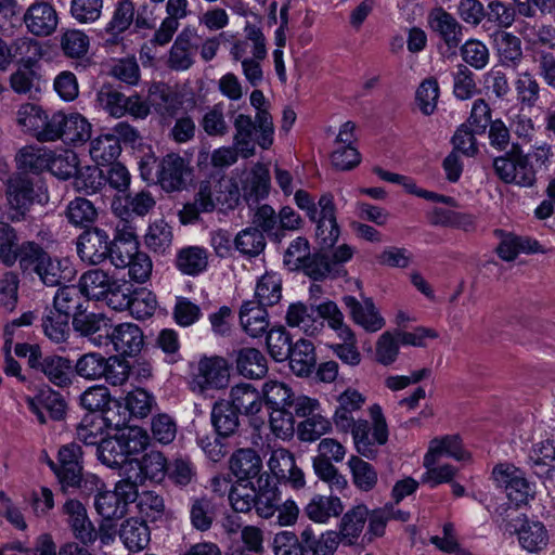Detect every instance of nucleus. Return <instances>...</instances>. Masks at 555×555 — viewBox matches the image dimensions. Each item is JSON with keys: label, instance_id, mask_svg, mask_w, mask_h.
<instances>
[{"label": "nucleus", "instance_id": "obj_1", "mask_svg": "<svg viewBox=\"0 0 555 555\" xmlns=\"http://www.w3.org/2000/svg\"><path fill=\"white\" fill-rule=\"evenodd\" d=\"M324 320L328 325L337 332L339 338L343 340H350L353 338V332L344 322V314L338 306L327 300L320 305L307 306L302 302H295L289 305L286 312V323L292 327L301 328L307 335L313 336L322 331Z\"/></svg>", "mask_w": 555, "mask_h": 555}, {"label": "nucleus", "instance_id": "obj_2", "mask_svg": "<svg viewBox=\"0 0 555 555\" xmlns=\"http://www.w3.org/2000/svg\"><path fill=\"white\" fill-rule=\"evenodd\" d=\"M240 199L237 184L230 178L221 177L209 181H202L192 202L186 203L179 211L181 223H194L199 215L211 212L217 205L234 208Z\"/></svg>", "mask_w": 555, "mask_h": 555}, {"label": "nucleus", "instance_id": "obj_3", "mask_svg": "<svg viewBox=\"0 0 555 555\" xmlns=\"http://www.w3.org/2000/svg\"><path fill=\"white\" fill-rule=\"evenodd\" d=\"M14 352L18 358H27L28 367L42 374L51 384L66 388L74 383L73 362L59 354H43L37 344L17 343Z\"/></svg>", "mask_w": 555, "mask_h": 555}, {"label": "nucleus", "instance_id": "obj_4", "mask_svg": "<svg viewBox=\"0 0 555 555\" xmlns=\"http://www.w3.org/2000/svg\"><path fill=\"white\" fill-rule=\"evenodd\" d=\"M493 169L499 179L507 184L532 188L538 180L537 169L518 142L512 143L509 151L493 159Z\"/></svg>", "mask_w": 555, "mask_h": 555}, {"label": "nucleus", "instance_id": "obj_5", "mask_svg": "<svg viewBox=\"0 0 555 555\" xmlns=\"http://www.w3.org/2000/svg\"><path fill=\"white\" fill-rule=\"evenodd\" d=\"M372 425L366 420H358L357 425L349 431L352 434L357 451L367 457L375 459L378 453V447L388 441V426L378 404L370 408Z\"/></svg>", "mask_w": 555, "mask_h": 555}, {"label": "nucleus", "instance_id": "obj_6", "mask_svg": "<svg viewBox=\"0 0 555 555\" xmlns=\"http://www.w3.org/2000/svg\"><path fill=\"white\" fill-rule=\"evenodd\" d=\"M352 255L353 249L347 244L338 246L333 251L320 249L310 255L300 271L313 281L345 276L347 270L344 264Z\"/></svg>", "mask_w": 555, "mask_h": 555}, {"label": "nucleus", "instance_id": "obj_7", "mask_svg": "<svg viewBox=\"0 0 555 555\" xmlns=\"http://www.w3.org/2000/svg\"><path fill=\"white\" fill-rule=\"evenodd\" d=\"M492 478L506 496L517 506L527 504L534 496V486L525 477V473L509 463H500L493 467Z\"/></svg>", "mask_w": 555, "mask_h": 555}, {"label": "nucleus", "instance_id": "obj_8", "mask_svg": "<svg viewBox=\"0 0 555 555\" xmlns=\"http://www.w3.org/2000/svg\"><path fill=\"white\" fill-rule=\"evenodd\" d=\"M100 106L111 116L120 118L129 114L135 118H145L149 115V105L139 94L126 96L109 85H103L96 94Z\"/></svg>", "mask_w": 555, "mask_h": 555}, {"label": "nucleus", "instance_id": "obj_9", "mask_svg": "<svg viewBox=\"0 0 555 555\" xmlns=\"http://www.w3.org/2000/svg\"><path fill=\"white\" fill-rule=\"evenodd\" d=\"M191 376L201 391L224 388L230 378L228 361L217 356L203 357L196 364H191Z\"/></svg>", "mask_w": 555, "mask_h": 555}, {"label": "nucleus", "instance_id": "obj_10", "mask_svg": "<svg viewBox=\"0 0 555 555\" xmlns=\"http://www.w3.org/2000/svg\"><path fill=\"white\" fill-rule=\"evenodd\" d=\"M132 23L139 29L152 27L150 18L145 16V7L139 9L135 14L132 0H117L112 18L104 28L105 34L109 36L106 42L116 43L119 35L129 29Z\"/></svg>", "mask_w": 555, "mask_h": 555}, {"label": "nucleus", "instance_id": "obj_11", "mask_svg": "<svg viewBox=\"0 0 555 555\" xmlns=\"http://www.w3.org/2000/svg\"><path fill=\"white\" fill-rule=\"evenodd\" d=\"M5 196L12 210L8 212V221H23L36 198L33 181L25 175L11 177L7 183Z\"/></svg>", "mask_w": 555, "mask_h": 555}, {"label": "nucleus", "instance_id": "obj_12", "mask_svg": "<svg viewBox=\"0 0 555 555\" xmlns=\"http://www.w3.org/2000/svg\"><path fill=\"white\" fill-rule=\"evenodd\" d=\"M427 22L430 30L446 46L447 52L455 54L463 40L464 26L441 7L430 10Z\"/></svg>", "mask_w": 555, "mask_h": 555}, {"label": "nucleus", "instance_id": "obj_13", "mask_svg": "<svg viewBox=\"0 0 555 555\" xmlns=\"http://www.w3.org/2000/svg\"><path fill=\"white\" fill-rule=\"evenodd\" d=\"M26 403L40 424H46L48 418L60 422L66 416L67 404L63 395L49 386L41 388L34 397H28Z\"/></svg>", "mask_w": 555, "mask_h": 555}, {"label": "nucleus", "instance_id": "obj_14", "mask_svg": "<svg viewBox=\"0 0 555 555\" xmlns=\"http://www.w3.org/2000/svg\"><path fill=\"white\" fill-rule=\"evenodd\" d=\"M320 215L318 216L315 237L320 249L331 250L337 243L340 230L336 220L334 196L324 193L319 198Z\"/></svg>", "mask_w": 555, "mask_h": 555}, {"label": "nucleus", "instance_id": "obj_15", "mask_svg": "<svg viewBox=\"0 0 555 555\" xmlns=\"http://www.w3.org/2000/svg\"><path fill=\"white\" fill-rule=\"evenodd\" d=\"M111 240L105 230L90 228L77 238V254L83 262L91 266L102 263L109 254Z\"/></svg>", "mask_w": 555, "mask_h": 555}, {"label": "nucleus", "instance_id": "obj_16", "mask_svg": "<svg viewBox=\"0 0 555 555\" xmlns=\"http://www.w3.org/2000/svg\"><path fill=\"white\" fill-rule=\"evenodd\" d=\"M268 466L280 483L291 486L295 490L305 487V475L296 465L294 454L288 450L283 448L273 450Z\"/></svg>", "mask_w": 555, "mask_h": 555}, {"label": "nucleus", "instance_id": "obj_17", "mask_svg": "<svg viewBox=\"0 0 555 555\" xmlns=\"http://www.w3.org/2000/svg\"><path fill=\"white\" fill-rule=\"evenodd\" d=\"M191 173L189 163L179 154L169 153L160 158L157 183L166 192L182 190Z\"/></svg>", "mask_w": 555, "mask_h": 555}, {"label": "nucleus", "instance_id": "obj_18", "mask_svg": "<svg viewBox=\"0 0 555 555\" xmlns=\"http://www.w3.org/2000/svg\"><path fill=\"white\" fill-rule=\"evenodd\" d=\"M109 340L114 350L124 357L137 356L143 345L142 330L133 323H120L108 331L106 341Z\"/></svg>", "mask_w": 555, "mask_h": 555}, {"label": "nucleus", "instance_id": "obj_19", "mask_svg": "<svg viewBox=\"0 0 555 555\" xmlns=\"http://www.w3.org/2000/svg\"><path fill=\"white\" fill-rule=\"evenodd\" d=\"M62 511L67 516V522L76 539L85 545L92 544L96 540V530L80 501L67 500Z\"/></svg>", "mask_w": 555, "mask_h": 555}, {"label": "nucleus", "instance_id": "obj_20", "mask_svg": "<svg viewBox=\"0 0 555 555\" xmlns=\"http://www.w3.org/2000/svg\"><path fill=\"white\" fill-rule=\"evenodd\" d=\"M188 509L192 528L199 532L209 531L220 514L219 504L206 494L191 496Z\"/></svg>", "mask_w": 555, "mask_h": 555}, {"label": "nucleus", "instance_id": "obj_21", "mask_svg": "<svg viewBox=\"0 0 555 555\" xmlns=\"http://www.w3.org/2000/svg\"><path fill=\"white\" fill-rule=\"evenodd\" d=\"M56 479L63 493L79 492L89 496L103 487V481L96 475L85 473L83 469H59Z\"/></svg>", "mask_w": 555, "mask_h": 555}, {"label": "nucleus", "instance_id": "obj_22", "mask_svg": "<svg viewBox=\"0 0 555 555\" xmlns=\"http://www.w3.org/2000/svg\"><path fill=\"white\" fill-rule=\"evenodd\" d=\"M343 302L349 310L353 322L367 332H377L385 326V320L377 311L372 298H365L360 302L356 297L347 295Z\"/></svg>", "mask_w": 555, "mask_h": 555}, {"label": "nucleus", "instance_id": "obj_23", "mask_svg": "<svg viewBox=\"0 0 555 555\" xmlns=\"http://www.w3.org/2000/svg\"><path fill=\"white\" fill-rule=\"evenodd\" d=\"M23 21L35 36H49L57 26V15L48 2H35L25 12Z\"/></svg>", "mask_w": 555, "mask_h": 555}, {"label": "nucleus", "instance_id": "obj_24", "mask_svg": "<svg viewBox=\"0 0 555 555\" xmlns=\"http://www.w3.org/2000/svg\"><path fill=\"white\" fill-rule=\"evenodd\" d=\"M230 470L237 479V481H251L258 479L260 476H269L262 470V460L260 455L250 448H242L236 450L229 461Z\"/></svg>", "mask_w": 555, "mask_h": 555}, {"label": "nucleus", "instance_id": "obj_25", "mask_svg": "<svg viewBox=\"0 0 555 555\" xmlns=\"http://www.w3.org/2000/svg\"><path fill=\"white\" fill-rule=\"evenodd\" d=\"M73 328L83 337H88L96 346L106 344V336L112 328L109 319L102 313H87L83 310L73 318Z\"/></svg>", "mask_w": 555, "mask_h": 555}, {"label": "nucleus", "instance_id": "obj_26", "mask_svg": "<svg viewBox=\"0 0 555 555\" xmlns=\"http://www.w3.org/2000/svg\"><path fill=\"white\" fill-rule=\"evenodd\" d=\"M155 204L152 193L142 190L115 197L112 202V210L119 218L143 217L154 208Z\"/></svg>", "mask_w": 555, "mask_h": 555}, {"label": "nucleus", "instance_id": "obj_27", "mask_svg": "<svg viewBox=\"0 0 555 555\" xmlns=\"http://www.w3.org/2000/svg\"><path fill=\"white\" fill-rule=\"evenodd\" d=\"M365 403V397L356 389L348 388L338 397V406L335 410L333 422L339 431L348 433L357 425L353 413Z\"/></svg>", "mask_w": 555, "mask_h": 555}, {"label": "nucleus", "instance_id": "obj_28", "mask_svg": "<svg viewBox=\"0 0 555 555\" xmlns=\"http://www.w3.org/2000/svg\"><path fill=\"white\" fill-rule=\"evenodd\" d=\"M232 356L240 375L250 379H260L267 375L268 360L259 349L243 347L234 350Z\"/></svg>", "mask_w": 555, "mask_h": 555}, {"label": "nucleus", "instance_id": "obj_29", "mask_svg": "<svg viewBox=\"0 0 555 555\" xmlns=\"http://www.w3.org/2000/svg\"><path fill=\"white\" fill-rule=\"evenodd\" d=\"M490 37L501 65L517 67L521 63L524 54L519 37L505 30H495Z\"/></svg>", "mask_w": 555, "mask_h": 555}, {"label": "nucleus", "instance_id": "obj_30", "mask_svg": "<svg viewBox=\"0 0 555 555\" xmlns=\"http://www.w3.org/2000/svg\"><path fill=\"white\" fill-rule=\"evenodd\" d=\"M124 421H114L111 415L106 416H85L76 427V439L86 446H99L104 440V427L114 426L119 427L125 425Z\"/></svg>", "mask_w": 555, "mask_h": 555}, {"label": "nucleus", "instance_id": "obj_31", "mask_svg": "<svg viewBox=\"0 0 555 555\" xmlns=\"http://www.w3.org/2000/svg\"><path fill=\"white\" fill-rule=\"evenodd\" d=\"M235 133L233 137L234 146L243 158H249L256 153V138L259 134L257 121L249 115L237 114L234 117Z\"/></svg>", "mask_w": 555, "mask_h": 555}, {"label": "nucleus", "instance_id": "obj_32", "mask_svg": "<svg viewBox=\"0 0 555 555\" xmlns=\"http://www.w3.org/2000/svg\"><path fill=\"white\" fill-rule=\"evenodd\" d=\"M291 371L299 377L310 376L317 369V354L312 341L300 338L291 348L289 357Z\"/></svg>", "mask_w": 555, "mask_h": 555}, {"label": "nucleus", "instance_id": "obj_33", "mask_svg": "<svg viewBox=\"0 0 555 555\" xmlns=\"http://www.w3.org/2000/svg\"><path fill=\"white\" fill-rule=\"evenodd\" d=\"M266 306L254 300H246L240 309V322L244 331L254 338L261 337L268 332L269 314Z\"/></svg>", "mask_w": 555, "mask_h": 555}, {"label": "nucleus", "instance_id": "obj_34", "mask_svg": "<svg viewBox=\"0 0 555 555\" xmlns=\"http://www.w3.org/2000/svg\"><path fill=\"white\" fill-rule=\"evenodd\" d=\"M89 299L80 288L76 285H66L59 288L53 298V309L75 318L76 314L87 310Z\"/></svg>", "mask_w": 555, "mask_h": 555}, {"label": "nucleus", "instance_id": "obj_35", "mask_svg": "<svg viewBox=\"0 0 555 555\" xmlns=\"http://www.w3.org/2000/svg\"><path fill=\"white\" fill-rule=\"evenodd\" d=\"M238 414L229 401L221 400L216 402L210 413V421L216 435L222 438L235 435L240 427Z\"/></svg>", "mask_w": 555, "mask_h": 555}, {"label": "nucleus", "instance_id": "obj_36", "mask_svg": "<svg viewBox=\"0 0 555 555\" xmlns=\"http://www.w3.org/2000/svg\"><path fill=\"white\" fill-rule=\"evenodd\" d=\"M176 268L184 275L197 276L208 267V251L199 246H186L178 250Z\"/></svg>", "mask_w": 555, "mask_h": 555}, {"label": "nucleus", "instance_id": "obj_37", "mask_svg": "<svg viewBox=\"0 0 555 555\" xmlns=\"http://www.w3.org/2000/svg\"><path fill=\"white\" fill-rule=\"evenodd\" d=\"M149 108L153 107L162 116H173L181 102L178 95L165 82H154L149 88L147 101H144Z\"/></svg>", "mask_w": 555, "mask_h": 555}, {"label": "nucleus", "instance_id": "obj_38", "mask_svg": "<svg viewBox=\"0 0 555 555\" xmlns=\"http://www.w3.org/2000/svg\"><path fill=\"white\" fill-rule=\"evenodd\" d=\"M528 465L538 477H552L555 474V442L545 440L532 447Z\"/></svg>", "mask_w": 555, "mask_h": 555}, {"label": "nucleus", "instance_id": "obj_39", "mask_svg": "<svg viewBox=\"0 0 555 555\" xmlns=\"http://www.w3.org/2000/svg\"><path fill=\"white\" fill-rule=\"evenodd\" d=\"M119 537L130 552H140L149 545L151 531L145 520L131 517L121 524Z\"/></svg>", "mask_w": 555, "mask_h": 555}, {"label": "nucleus", "instance_id": "obj_40", "mask_svg": "<svg viewBox=\"0 0 555 555\" xmlns=\"http://www.w3.org/2000/svg\"><path fill=\"white\" fill-rule=\"evenodd\" d=\"M266 98L261 90L255 89L250 94V104L257 109L256 121L259 134L256 138L258 145L268 150L273 143L274 127L272 116L263 108Z\"/></svg>", "mask_w": 555, "mask_h": 555}, {"label": "nucleus", "instance_id": "obj_41", "mask_svg": "<svg viewBox=\"0 0 555 555\" xmlns=\"http://www.w3.org/2000/svg\"><path fill=\"white\" fill-rule=\"evenodd\" d=\"M517 13L514 2L491 0L486 8L482 27L486 30H490L493 26L495 30L507 29L514 24Z\"/></svg>", "mask_w": 555, "mask_h": 555}, {"label": "nucleus", "instance_id": "obj_42", "mask_svg": "<svg viewBox=\"0 0 555 555\" xmlns=\"http://www.w3.org/2000/svg\"><path fill=\"white\" fill-rule=\"evenodd\" d=\"M367 517L369 509L363 504L353 506L341 517L339 531L345 545H353L357 543L367 521Z\"/></svg>", "mask_w": 555, "mask_h": 555}, {"label": "nucleus", "instance_id": "obj_43", "mask_svg": "<svg viewBox=\"0 0 555 555\" xmlns=\"http://www.w3.org/2000/svg\"><path fill=\"white\" fill-rule=\"evenodd\" d=\"M230 404L238 412L255 416L262 408L260 393L250 384H240L231 389Z\"/></svg>", "mask_w": 555, "mask_h": 555}, {"label": "nucleus", "instance_id": "obj_44", "mask_svg": "<svg viewBox=\"0 0 555 555\" xmlns=\"http://www.w3.org/2000/svg\"><path fill=\"white\" fill-rule=\"evenodd\" d=\"M257 499L255 509L258 516L270 518L280 506V495L278 488L271 485L270 476H260L257 480Z\"/></svg>", "mask_w": 555, "mask_h": 555}, {"label": "nucleus", "instance_id": "obj_45", "mask_svg": "<svg viewBox=\"0 0 555 555\" xmlns=\"http://www.w3.org/2000/svg\"><path fill=\"white\" fill-rule=\"evenodd\" d=\"M282 276L276 272H266L260 276L255 287V300L266 307H272L282 298Z\"/></svg>", "mask_w": 555, "mask_h": 555}, {"label": "nucleus", "instance_id": "obj_46", "mask_svg": "<svg viewBox=\"0 0 555 555\" xmlns=\"http://www.w3.org/2000/svg\"><path fill=\"white\" fill-rule=\"evenodd\" d=\"M343 511L340 499L333 495H315L305 507L308 518L321 524L326 522L332 516L340 515Z\"/></svg>", "mask_w": 555, "mask_h": 555}, {"label": "nucleus", "instance_id": "obj_47", "mask_svg": "<svg viewBox=\"0 0 555 555\" xmlns=\"http://www.w3.org/2000/svg\"><path fill=\"white\" fill-rule=\"evenodd\" d=\"M89 152L98 166H105L116 162L121 146L116 135L102 134L91 141Z\"/></svg>", "mask_w": 555, "mask_h": 555}, {"label": "nucleus", "instance_id": "obj_48", "mask_svg": "<svg viewBox=\"0 0 555 555\" xmlns=\"http://www.w3.org/2000/svg\"><path fill=\"white\" fill-rule=\"evenodd\" d=\"M234 249L246 258L259 256L266 248V237L257 228H245L233 238Z\"/></svg>", "mask_w": 555, "mask_h": 555}, {"label": "nucleus", "instance_id": "obj_49", "mask_svg": "<svg viewBox=\"0 0 555 555\" xmlns=\"http://www.w3.org/2000/svg\"><path fill=\"white\" fill-rule=\"evenodd\" d=\"M114 278L102 269L95 268L83 272L79 279V286L90 300L91 298L101 300L109 289V284Z\"/></svg>", "mask_w": 555, "mask_h": 555}, {"label": "nucleus", "instance_id": "obj_50", "mask_svg": "<svg viewBox=\"0 0 555 555\" xmlns=\"http://www.w3.org/2000/svg\"><path fill=\"white\" fill-rule=\"evenodd\" d=\"M167 477L179 488H186L197 480V470L189 456L178 455L168 462Z\"/></svg>", "mask_w": 555, "mask_h": 555}, {"label": "nucleus", "instance_id": "obj_51", "mask_svg": "<svg viewBox=\"0 0 555 555\" xmlns=\"http://www.w3.org/2000/svg\"><path fill=\"white\" fill-rule=\"evenodd\" d=\"M50 254L37 242L25 241L17 247L16 262L24 273H35Z\"/></svg>", "mask_w": 555, "mask_h": 555}, {"label": "nucleus", "instance_id": "obj_52", "mask_svg": "<svg viewBox=\"0 0 555 555\" xmlns=\"http://www.w3.org/2000/svg\"><path fill=\"white\" fill-rule=\"evenodd\" d=\"M65 216L70 224L88 230L96 220L98 210L91 201L76 197L68 203Z\"/></svg>", "mask_w": 555, "mask_h": 555}, {"label": "nucleus", "instance_id": "obj_53", "mask_svg": "<svg viewBox=\"0 0 555 555\" xmlns=\"http://www.w3.org/2000/svg\"><path fill=\"white\" fill-rule=\"evenodd\" d=\"M44 335L55 344L64 343L70 334L69 317L50 309L41 319Z\"/></svg>", "mask_w": 555, "mask_h": 555}, {"label": "nucleus", "instance_id": "obj_54", "mask_svg": "<svg viewBox=\"0 0 555 555\" xmlns=\"http://www.w3.org/2000/svg\"><path fill=\"white\" fill-rule=\"evenodd\" d=\"M518 539L522 548L537 553L547 545L548 534L542 522L526 520L518 530Z\"/></svg>", "mask_w": 555, "mask_h": 555}, {"label": "nucleus", "instance_id": "obj_55", "mask_svg": "<svg viewBox=\"0 0 555 555\" xmlns=\"http://www.w3.org/2000/svg\"><path fill=\"white\" fill-rule=\"evenodd\" d=\"M516 101L521 108H532L540 100L541 87L535 77L529 73H520L514 82Z\"/></svg>", "mask_w": 555, "mask_h": 555}, {"label": "nucleus", "instance_id": "obj_56", "mask_svg": "<svg viewBox=\"0 0 555 555\" xmlns=\"http://www.w3.org/2000/svg\"><path fill=\"white\" fill-rule=\"evenodd\" d=\"M51 151L43 147L24 146L16 156L18 169L39 173L49 166Z\"/></svg>", "mask_w": 555, "mask_h": 555}, {"label": "nucleus", "instance_id": "obj_57", "mask_svg": "<svg viewBox=\"0 0 555 555\" xmlns=\"http://www.w3.org/2000/svg\"><path fill=\"white\" fill-rule=\"evenodd\" d=\"M79 402L83 409L90 412H103V416L109 415L112 412L111 403H113L114 406L119 408V403L117 401L111 400L109 391L104 386L89 387L80 395Z\"/></svg>", "mask_w": 555, "mask_h": 555}, {"label": "nucleus", "instance_id": "obj_58", "mask_svg": "<svg viewBox=\"0 0 555 555\" xmlns=\"http://www.w3.org/2000/svg\"><path fill=\"white\" fill-rule=\"evenodd\" d=\"M105 485L94 491V507L100 516L105 520L120 519L127 514V509L120 503L116 493L111 490H104Z\"/></svg>", "mask_w": 555, "mask_h": 555}, {"label": "nucleus", "instance_id": "obj_59", "mask_svg": "<svg viewBox=\"0 0 555 555\" xmlns=\"http://www.w3.org/2000/svg\"><path fill=\"white\" fill-rule=\"evenodd\" d=\"M98 460L109 468H120L128 462L118 435L104 438L96 448Z\"/></svg>", "mask_w": 555, "mask_h": 555}, {"label": "nucleus", "instance_id": "obj_60", "mask_svg": "<svg viewBox=\"0 0 555 555\" xmlns=\"http://www.w3.org/2000/svg\"><path fill=\"white\" fill-rule=\"evenodd\" d=\"M106 183L105 175L98 166H87L78 169L74 177V188L77 192L92 195Z\"/></svg>", "mask_w": 555, "mask_h": 555}, {"label": "nucleus", "instance_id": "obj_61", "mask_svg": "<svg viewBox=\"0 0 555 555\" xmlns=\"http://www.w3.org/2000/svg\"><path fill=\"white\" fill-rule=\"evenodd\" d=\"M266 334L267 349L271 358L276 362L287 360L294 346L291 334L283 326L272 327Z\"/></svg>", "mask_w": 555, "mask_h": 555}, {"label": "nucleus", "instance_id": "obj_62", "mask_svg": "<svg viewBox=\"0 0 555 555\" xmlns=\"http://www.w3.org/2000/svg\"><path fill=\"white\" fill-rule=\"evenodd\" d=\"M105 357L99 352H88L80 356L73 364L74 378L79 376L86 380H98L104 374Z\"/></svg>", "mask_w": 555, "mask_h": 555}, {"label": "nucleus", "instance_id": "obj_63", "mask_svg": "<svg viewBox=\"0 0 555 555\" xmlns=\"http://www.w3.org/2000/svg\"><path fill=\"white\" fill-rule=\"evenodd\" d=\"M117 435L127 460H129L131 455L143 452L150 443V436L139 426L125 427L119 429Z\"/></svg>", "mask_w": 555, "mask_h": 555}, {"label": "nucleus", "instance_id": "obj_64", "mask_svg": "<svg viewBox=\"0 0 555 555\" xmlns=\"http://www.w3.org/2000/svg\"><path fill=\"white\" fill-rule=\"evenodd\" d=\"M144 240L150 249L164 254L172 243L171 227L163 219L156 220L149 227Z\"/></svg>", "mask_w": 555, "mask_h": 555}]
</instances>
